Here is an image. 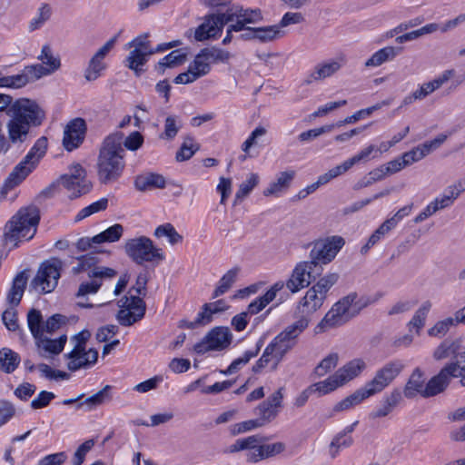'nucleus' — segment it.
Returning <instances> with one entry per match:
<instances>
[{
  "label": "nucleus",
  "mask_w": 465,
  "mask_h": 465,
  "mask_svg": "<svg viewBox=\"0 0 465 465\" xmlns=\"http://www.w3.org/2000/svg\"><path fill=\"white\" fill-rule=\"evenodd\" d=\"M262 20L259 8H243L238 4L218 8L215 13L205 15L203 22L195 29L194 38L202 42L216 38L223 32V26L230 23H242L243 29L249 24H256Z\"/></svg>",
  "instance_id": "nucleus-1"
},
{
  "label": "nucleus",
  "mask_w": 465,
  "mask_h": 465,
  "mask_svg": "<svg viewBox=\"0 0 465 465\" xmlns=\"http://www.w3.org/2000/svg\"><path fill=\"white\" fill-rule=\"evenodd\" d=\"M6 114L10 117L6 124L8 138L14 144L25 142L31 127L41 125L45 118L39 104L28 98L16 99Z\"/></svg>",
  "instance_id": "nucleus-2"
},
{
  "label": "nucleus",
  "mask_w": 465,
  "mask_h": 465,
  "mask_svg": "<svg viewBox=\"0 0 465 465\" xmlns=\"http://www.w3.org/2000/svg\"><path fill=\"white\" fill-rule=\"evenodd\" d=\"M124 136L122 132H114L107 135L101 144L96 170L98 180L102 184L115 183L124 173L125 167Z\"/></svg>",
  "instance_id": "nucleus-3"
},
{
  "label": "nucleus",
  "mask_w": 465,
  "mask_h": 465,
  "mask_svg": "<svg viewBox=\"0 0 465 465\" xmlns=\"http://www.w3.org/2000/svg\"><path fill=\"white\" fill-rule=\"evenodd\" d=\"M40 221L39 209L35 205L21 208L5 226V242H13L17 247L21 239L31 240Z\"/></svg>",
  "instance_id": "nucleus-4"
},
{
  "label": "nucleus",
  "mask_w": 465,
  "mask_h": 465,
  "mask_svg": "<svg viewBox=\"0 0 465 465\" xmlns=\"http://www.w3.org/2000/svg\"><path fill=\"white\" fill-rule=\"evenodd\" d=\"M47 149V138L45 136L36 140L34 146L25 156L8 177L5 179V183L1 189V194L6 195L9 191L19 185L32 171L36 167L39 159L45 154Z\"/></svg>",
  "instance_id": "nucleus-5"
},
{
  "label": "nucleus",
  "mask_w": 465,
  "mask_h": 465,
  "mask_svg": "<svg viewBox=\"0 0 465 465\" xmlns=\"http://www.w3.org/2000/svg\"><path fill=\"white\" fill-rule=\"evenodd\" d=\"M356 298L357 292H351L335 302L315 327V333L341 327L353 319L351 307Z\"/></svg>",
  "instance_id": "nucleus-6"
},
{
  "label": "nucleus",
  "mask_w": 465,
  "mask_h": 465,
  "mask_svg": "<svg viewBox=\"0 0 465 465\" xmlns=\"http://www.w3.org/2000/svg\"><path fill=\"white\" fill-rule=\"evenodd\" d=\"M345 240L339 235L319 239L311 243L310 263L322 271V265L330 263L344 246Z\"/></svg>",
  "instance_id": "nucleus-7"
},
{
  "label": "nucleus",
  "mask_w": 465,
  "mask_h": 465,
  "mask_svg": "<svg viewBox=\"0 0 465 465\" xmlns=\"http://www.w3.org/2000/svg\"><path fill=\"white\" fill-rule=\"evenodd\" d=\"M124 252L134 262L139 265H142L144 262H160L164 259L162 249L155 247L153 241L146 236L126 241Z\"/></svg>",
  "instance_id": "nucleus-8"
},
{
  "label": "nucleus",
  "mask_w": 465,
  "mask_h": 465,
  "mask_svg": "<svg viewBox=\"0 0 465 465\" xmlns=\"http://www.w3.org/2000/svg\"><path fill=\"white\" fill-rule=\"evenodd\" d=\"M232 338V333L228 327L216 326L211 329L203 340L193 346V351L197 354L221 351L230 347Z\"/></svg>",
  "instance_id": "nucleus-9"
},
{
  "label": "nucleus",
  "mask_w": 465,
  "mask_h": 465,
  "mask_svg": "<svg viewBox=\"0 0 465 465\" xmlns=\"http://www.w3.org/2000/svg\"><path fill=\"white\" fill-rule=\"evenodd\" d=\"M62 267L63 262L58 258L43 262L31 282L32 287L35 289L41 287V292L44 293L52 292L58 283Z\"/></svg>",
  "instance_id": "nucleus-10"
},
{
  "label": "nucleus",
  "mask_w": 465,
  "mask_h": 465,
  "mask_svg": "<svg viewBox=\"0 0 465 465\" xmlns=\"http://www.w3.org/2000/svg\"><path fill=\"white\" fill-rule=\"evenodd\" d=\"M140 296L131 292L118 302L122 309L117 312L116 319L122 326H131L144 317L146 304Z\"/></svg>",
  "instance_id": "nucleus-11"
},
{
  "label": "nucleus",
  "mask_w": 465,
  "mask_h": 465,
  "mask_svg": "<svg viewBox=\"0 0 465 465\" xmlns=\"http://www.w3.org/2000/svg\"><path fill=\"white\" fill-rule=\"evenodd\" d=\"M62 185L71 192L70 198L75 199L87 194L93 188V183L86 177L85 169L80 164L75 163L70 167L69 173L60 176Z\"/></svg>",
  "instance_id": "nucleus-12"
},
{
  "label": "nucleus",
  "mask_w": 465,
  "mask_h": 465,
  "mask_svg": "<svg viewBox=\"0 0 465 465\" xmlns=\"http://www.w3.org/2000/svg\"><path fill=\"white\" fill-rule=\"evenodd\" d=\"M320 275L321 271L312 266L310 261L300 262L295 265L290 278L287 280L286 287L292 293L298 292L300 290L308 287Z\"/></svg>",
  "instance_id": "nucleus-13"
},
{
  "label": "nucleus",
  "mask_w": 465,
  "mask_h": 465,
  "mask_svg": "<svg viewBox=\"0 0 465 465\" xmlns=\"http://www.w3.org/2000/svg\"><path fill=\"white\" fill-rule=\"evenodd\" d=\"M307 322L304 320H297L288 325L268 344L272 350L273 347L290 351L297 343L298 337L307 329Z\"/></svg>",
  "instance_id": "nucleus-14"
},
{
  "label": "nucleus",
  "mask_w": 465,
  "mask_h": 465,
  "mask_svg": "<svg viewBox=\"0 0 465 465\" xmlns=\"http://www.w3.org/2000/svg\"><path fill=\"white\" fill-rule=\"evenodd\" d=\"M232 54L223 48L217 46H210L201 49L194 57L195 69L205 70L204 75L211 71V64L228 63Z\"/></svg>",
  "instance_id": "nucleus-15"
},
{
  "label": "nucleus",
  "mask_w": 465,
  "mask_h": 465,
  "mask_svg": "<svg viewBox=\"0 0 465 465\" xmlns=\"http://www.w3.org/2000/svg\"><path fill=\"white\" fill-rule=\"evenodd\" d=\"M325 300L323 295L311 287L297 304L295 311L297 320L306 321L308 327L312 315L323 305Z\"/></svg>",
  "instance_id": "nucleus-16"
},
{
  "label": "nucleus",
  "mask_w": 465,
  "mask_h": 465,
  "mask_svg": "<svg viewBox=\"0 0 465 465\" xmlns=\"http://www.w3.org/2000/svg\"><path fill=\"white\" fill-rule=\"evenodd\" d=\"M120 33L109 39L90 59L88 65L84 71V78L88 82H93L100 77L102 72L106 68L104 62L105 56L114 47Z\"/></svg>",
  "instance_id": "nucleus-17"
},
{
  "label": "nucleus",
  "mask_w": 465,
  "mask_h": 465,
  "mask_svg": "<svg viewBox=\"0 0 465 465\" xmlns=\"http://www.w3.org/2000/svg\"><path fill=\"white\" fill-rule=\"evenodd\" d=\"M87 126L83 118H74L65 126L63 145L68 152L78 148L84 141Z\"/></svg>",
  "instance_id": "nucleus-18"
},
{
  "label": "nucleus",
  "mask_w": 465,
  "mask_h": 465,
  "mask_svg": "<svg viewBox=\"0 0 465 465\" xmlns=\"http://www.w3.org/2000/svg\"><path fill=\"white\" fill-rule=\"evenodd\" d=\"M346 63V59L341 56L335 60H329L318 64L313 71L304 80L305 84H311L313 81H321L336 74Z\"/></svg>",
  "instance_id": "nucleus-19"
},
{
  "label": "nucleus",
  "mask_w": 465,
  "mask_h": 465,
  "mask_svg": "<svg viewBox=\"0 0 465 465\" xmlns=\"http://www.w3.org/2000/svg\"><path fill=\"white\" fill-rule=\"evenodd\" d=\"M454 350L451 354V361L447 363L444 368L450 373L453 378L465 376V347L461 341H455Z\"/></svg>",
  "instance_id": "nucleus-20"
},
{
  "label": "nucleus",
  "mask_w": 465,
  "mask_h": 465,
  "mask_svg": "<svg viewBox=\"0 0 465 465\" xmlns=\"http://www.w3.org/2000/svg\"><path fill=\"white\" fill-rule=\"evenodd\" d=\"M452 376L444 367L440 372L430 378L425 384L423 398H430L443 392L450 382Z\"/></svg>",
  "instance_id": "nucleus-21"
},
{
  "label": "nucleus",
  "mask_w": 465,
  "mask_h": 465,
  "mask_svg": "<svg viewBox=\"0 0 465 465\" xmlns=\"http://www.w3.org/2000/svg\"><path fill=\"white\" fill-rule=\"evenodd\" d=\"M358 423V420L354 421L333 437L329 447V453L332 459L337 457L341 448H348L352 445L353 439L349 434L354 430Z\"/></svg>",
  "instance_id": "nucleus-22"
},
{
  "label": "nucleus",
  "mask_w": 465,
  "mask_h": 465,
  "mask_svg": "<svg viewBox=\"0 0 465 465\" xmlns=\"http://www.w3.org/2000/svg\"><path fill=\"white\" fill-rule=\"evenodd\" d=\"M284 287V282L279 281L275 282L262 296L256 298L253 302H252L247 308L246 312L248 314H257L262 310H263L271 302H272L278 292L282 290Z\"/></svg>",
  "instance_id": "nucleus-23"
},
{
  "label": "nucleus",
  "mask_w": 465,
  "mask_h": 465,
  "mask_svg": "<svg viewBox=\"0 0 465 465\" xmlns=\"http://www.w3.org/2000/svg\"><path fill=\"white\" fill-rule=\"evenodd\" d=\"M425 387L424 373L420 368H416L411 374L407 383L405 384L403 393L408 399H412L418 394L423 397Z\"/></svg>",
  "instance_id": "nucleus-24"
},
{
  "label": "nucleus",
  "mask_w": 465,
  "mask_h": 465,
  "mask_svg": "<svg viewBox=\"0 0 465 465\" xmlns=\"http://www.w3.org/2000/svg\"><path fill=\"white\" fill-rule=\"evenodd\" d=\"M295 177V171L289 170L282 172L277 175V178L272 182L268 188L263 191L264 196L278 195L279 193L288 190L291 186L292 180Z\"/></svg>",
  "instance_id": "nucleus-25"
},
{
  "label": "nucleus",
  "mask_w": 465,
  "mask_h": 465,
  "mask_svg": "<svg viewBox=\"0 0 465 465\" xmlns=\"http://www.w3.org/2000/svg\"><path fill=\"white\" fill-rule=\"evenodd\" d=\"M165 178L162 174L155 173L138 175L134 180L135 188L141 192L153 188L163 189L165 187Z\"/></svg>",
  "instance_id": "nucleus-26"
},
{
  "label": "nucleus",
  "mask_w": 465,
  "mask_h": 465,
  "mask_svg": "<svg viewBox=\"0 0 465 465\" xmlns=\"http://www.w3.org/2000/svg\"><path fill=\"white\" fill-rule=\"evenodd\" d=\"M187 58L186 53L181 49L172 51L170 54L162 58L154 66L155 71L163 74L166 68H173L183 64Z\"/></svg>",
  "instance_id": "nucleus-27"
},
{
  "label": "nucleus",
  "mask_w": 465,
  "mask_h": 465,
  "mask_svg": "<svg viewBox=\"0 0 465 465\" xmlns=\"http://www.w3.org/2000/svg\"><path fill=\"white\" fill-rule=\"evenodd\" d=\"M366 367L365 362L361 359H354L340 368L336 374L340 379L341 384L357 377Z\"/></svg>",
  "instance_id": "nucleus-28"
},
{
  "label": "nucleus",
  "mask_w": 465,
  "mask_h": 465,
  "mask_svg": "<svg viewBox=\"0 0 465 465\" xmlns=\"http://www.w3.org/2000/svg\"><path fill=\"white\" fill-rule=\"evenodd\" d=\"M371 396V393L364 386L362 388L358 389L352 394L347 396L345 399L336 403L332 411L333 412H341L343 411H347L352 408L353 406L360 404L362 401L368 399Z\"/></svg>",
  "instance_id": "nucleus-29"
},
{
  "label": "nucleus",
  "mask_w": 465,
  "mask_h": 465,
  "mask_svg": "<svg viewBox=\"0 0 465 465\" xmlns=\"http://www.w3.org/2000/svg\"><path fill=\"white\" fill-rule=\"evenodd\" d=\"M371 396V393L364 386L362 388L358 389L352 394L347 396L345 399L336 403L332 411L333 412H341L343 411H347L352 408L353 406L360 404L362 401L368 399Z\"/></svg>",
  "instance_id": "nucleus-30"
},
{
  "label": "nucleus",
  "mask_w": 465,
  "mask_h": 465,
  "mask_svg": "<svg viewBox=\"0 0 465 465\" xmlns=\"http://www.w3.org/2000/svg\"><path fill=\"white\" fill-rule=\"evenodd\" d=\"M26 282L27 277L25 272H20L14 278L12 287L7 294V301L10 304L17 306L20 303Z\"/></svg>",
  "instance_id": "nucleus-31"
},
{
  "label": "nucleus",
  "mask_w": 465,
  "mask_h": 465,
  "mask_svg": "<svg viewBox=\"0 0 465 465\" xmlns=\"http://www.w3.org/2000/svg\"><path fill=\"white\" fill-rule=\"evenodd\" d=\"M402 47L386 46L375 52L371 58L365 62V66H380L383 63L392 60L401 51Z\"/></svg>",
  "instance_id": "nucleus-32"
},
{
  "label": "nucleus",
  "mask_w": 465,
  "mask_h": 465,
  "mask_svg": "<svg viewBox=\"0 0 465 465\" xmlns=\"http://www.w3.org/2000/svg\"><path fill=\"white\" fill-rule=\"evenodd\" d=\"M20 355L9 348L0 350V370L5 373H12L20 363Z\"/></svg>",
  "instance_id": "nucleus-33"
},
{
  "label": "nucleus",
  "mask_w": 465,
  "mask_h": 465,
  "mask_svg": "<svg viewBox=\"0 0 465 465\" xmlns=\"http://www.w3.org/2000/svg\"><path fill=\"white\" fill-rule=\"evenodd\" d=\"M66 341V335H62L58 339L53 340L43 334L40 339L35 340V343L39 349H43L45 351L51 354L57 355L64 350Z\"/></svg>",
  "instance_id": "nucleus-34"
},
{
  "label": "nucleus",
  "mask_w": 465,
  "mask_h": 465,
  "mask_svg": "<svg viewBox=\"0 0 465 465\" xmlns=\"http://www.w3.org/2000/svg\"><path fill=\"white\" fill-rule=\"evenodd\" d=\"M151 54L143 53L140 48L132 50L126 57L124 64L129 69L134 71V74L139 76L143 73V66L148 61Z\"/></svg>",
  "instance_id": "nucleus-35"
},
{
  "label": "nucleus",
  "mask_w": 465,
  "mask_h": 465,
  "mask_svg": "<svg viewBox=\"0 0 465 465\" xmlns=\"http://www.w3.org/2000/svg\"><path fill=\"white\" fill-rule=\"evenodd\" d=\"M45 322L39 310L33 308L27 312V325L35 340L43 336Z\"/></svg>",
  "instance_id": "nucleus-36"
},
{
  "label": "nucleus",
  "mask_w": 465,
  "mask_h": 465,
  "mask_svg": "<svg viewBox=\"0 0 465 465\" xmlns=\"http://www.w3.org/2000/svg\"><path fill=\"white\" fill-rule=\"evenodd\" d=\"M239 272V267H233L232 269L229 270L225 274H223V277L220 279L217 287L213 291L212 298H217L227 292L231 289L232 284L235 282Z\"/></svg>",
  "instance_id": "nucleus-37"
},
{
  "label": "nucleus",
  "mask_w": 465,
  "mask_h": 465,
  "mask_svg": "<svg viewBox=\"0 0 465 465\" xmlns=\"http://www.w3.org/2000/svg\"><path fill=\"white\" fill-rule=\"evenodd\" d=\"M111 390L112 387L110 385H105L102 390L94 395L86 398L84 401L79 402L76 408L80 409L83 405H86L89 411L95 409L97 406L102 405L106 401L111 400Z\"/></svg>",
  "instance_id": "nucleus-38"
},
{
  "label": "nucleus",
  "mask_w": 465,
  "mask_h": 465,
  "mask_svg": "<svg viewBox=\"0 0 465 465\" xmlns=\"http://www.w3.org/2000/svg\"><path fill=\"white\" fill-rule=\"evenodd\" d=\"M124 232V227L120 223H115L113 226H110L104 232L94 236V241L95 244H100L104 242H114L120 240Z\"/></svg>",
  "instance_id": "nucleus-39"
},
{
  "label": "nucleus",
  "mask_w": 465,
  "mask_h": 465,
  "mask_svg": "<svg viewBox=\"0 0 465 465\" xmlns=\"http://www.w3.org/2000/svg\"><path fill=\"white\" fill-rule=\"evenodd\" d=\"M340 386H342V384L340 382V379L336 372L331 375L325 381H319L311 385L313 392H318L319 395H325L331 391H333Z\"/></svg>",
  "instance_id": "nucleus-40"
},
{
  "label": "nucleus",
  "mask_w": 465,
  "mask_h": 465,
  "mask_svg": "<svg viewBox=\"0 0 465 465\" xmlns=\"http://www.w3.org/2000/svg\"><path fill=\"white\" fill-rule=\"evenodd\" d=\"M340 279V275L337 272H330L323 277L320 278L312 288L315 289L320 294L323 295L326 299L328 292L331 288L337 283Z\"/></svg>",
  "instance_id": "nucleus-41"
},
{
  "label": "nucleus",
  "mask_w": 465,
  "mask_h": 465,
  "mask_svg": "<svg viewBox=\"0 0 465 465\" xmlns=\"http://www.w3.org/2000/svg\"><path fill=\"white\" fill-rule=\"evenodd\" d=\"M264 438L259 435H252L247 438L238 439L233 444H232L228 452L233 453L238 452L243 450H252L255 449L256 444L264 441Z\"/></svg>",
  "instance_id": "nucleus-42"
},
{
  "label": "nucleus",
  "mask_w": 465,
  "mask_h": 465,
  "mask_svg": "<svg viewBox=\"0 0 465 465\" xmlns=\"http://www.w3.org/2000/svg\"><path fill=\"white\" fill-rule=\"evenodd\" d=\"M98 359V351L96 349L91 348L86 351V357L84 358V361L79 362L76 361V358L71 359L67 363V368L71 371H76L80 369H86L90 366L94 365Z\"/></svg>",
  "instance_id": "nucleus-43"
},
{
  "label": "nucleus",
  "mask_w": 465,
  "mask_h": 465,
  "mask_svg": "<svg viewBox=\"0 0 465 465\" xmlns=\"http://www.w3.org/2000/svg\"><path fill=\"white\" fill-rule=\"evenodd\" d=\"M404 369V363L401 360L396 359L386 362L381 368H380V371L382 376L391 383L402 371Z\"/></svg>",
  "instance_id": "nucleus-44"
},
{
  "label": "nucleus",
  "mask_w": 465,
  "mask_h": 465,
  "mask_svg": "<svg viewBox=\"0 0 465 465\" xmlns=\"http://www.w3.org/2000/svg\"><path fill=\"white\" fill-rule=\"evenodd\" d=\"M431 308V303L429 301L424 302L421 306L416 311L412 319L409 322L410 330L411 328L416 329V332L420 333V331L423 328L425 324V320L427 318L428 312Z\"/></svg>",
  "instance_id": "nucleus-45"
},
{
  "label": "nucleus",
  "mask_w": 465,
  "mask_h": 465,
  "mask_svg": "<svg viewBox=\"0 0 465 465\" xmlns=\"http://www.w3.org/2000/svg\"><path fill=\"white\" fill-rule=\"evenodd\" d=\"M154 236L157 238L166 236L172 245L183 241V236L179 234L173 224L169 223L158 226L154 231Z\"/></svg>",
  "instance_id": "nucleus-46"
},
{
  "label": "nucleus",
  "mask_w": 465,
  "mask_h": 465,
  "mask_svg": "<svg viewBox=\"0 0 465 465\" xmlns=\"http://www.w3.org/2000/svg\"><path fill=\"white\" fill-rule=\"evenodd\" d=\"M97 253L98 252H91L78 257V264L72 270L74 274H79L95 266V264L100 262L99 258L97 257Z\"/></svg>",
  "instance_id": "nucleus-47"
},
{
  "label": "nucleus",
  "mask_w": 465,
  "mask_h": 465,
  "mask_svg": "<svg viewBox=\"0 0 465 465\" xmlns=\"http://www.w3.org/2000/svg\"><path fill=\"white\" fill-rule=\"evenodd\" d=\"M89 337L90 332L88 331H83L76 333L74 336V340L76 341V344L70 352L64 354V358L68 359L69 361L73 358H79L80 355L83 354L84 351H86L85 344Z\"/></svg>",
  "instance_id": "nucleus-48"
},
{
  "label": "nucleus",
  "mask_w": 465,
  "mask_h": 465,
  "mask_svg": "<svg viewBox=\"0 0 465 465\" xmlns=\"http://www.w3.org/2000/svg\"><path fill=\"white\" fill-rule=\"evenodd\" d=\"M205 70L200 71L195 69L194 61L189 65L187 72L179 74L174 79L173 83L176 84H187L196 81L198 78L204 76Z\"/></svg>",
  "instance_id": "nucleus-49"
},
{
  "label": "nucleus",
  "mask_w": 465,
  "mask_h": 465,
  "mask_svg": "<svg viewBox=\"0 0 465 465\" xmlns=\"http://www.w3.org/2000/svg\"><path fill=\"white\" fill-rule=\"evenodd\" d=\"M108 206V199L102 198L97 202L91 203L90 205L83 208L75 216V221L79 222L85 219L92 214L106 210Z\"/></svg>",
  "instance_id": "nucleus-50"
},
{
  "label": "nucleus",
  "mask_w": 465,
  "mask_h": 465,
  "mask_svg": "<svg viewBox=\"0 0 465 465\" xmlns=\"http://www.w3.org/2000/svg\"><path fill=\"white\" fill-rule=\"evenodd\" d=\"M282 35V33L279 29V26L270 25L263 27H256V38L262 43L271 42Z\"/></svg>",
  "instance_id": "nucleus-51"
},
{
  "label": "nucleus",
  "mask_w": 465,
  "mask_h": 465,
  "mask_svg": "<svg viewBox=\"0 0 465 465\" xmlns=\"http://www.w3.org/2000/svg\"><path fill=\"white\" fill-rule=\"evenodd\" d=\"M391 383L384 376H382L380 370H377L374 377L365 384L366 389L369 391L371 396L382 391Z\"/></svg>",
  "instance_id": "nucleus-52"
},
{
  "label": "nucleus",
  "mask_w": 465,
  "mask_h": 465,
  "mask_svg": "<svg viewBox=\"0 0 465 465\" xmlns=\"http://www.w3.org/2000/svg\"><path fill=\"white\" fill-rule=\"evenodd\" d=\"M182 127V123L177 116L169 115L164 122V132L162 138L173 140Z\"/></svg>",
  "instance_id": "nucleus-53"
},
{
  "label": "nucleus",
  "mask_w": 465,
  "mask_h": 465,
  "mask_svg": "<svg viewBox=\"0 0 465 465\" xmlns=\"http://www.w3.org/2000/svg\"><path fill=\"white\" fill-rule=\"evenodd\" d=\"M254 413L259 416L256 420L262 422V426L269 423L277 416V411L270 407V403L262 401L255 409Z\"/></svg>",
  "instance_id": "nucleus-54"
},
{
  "label": "nucleus",
  "mask_w": 465,
  "mask_h": 465,
  "mask_svg": "<svg viewBox=\"0 0 465 465\" xmlns=\"http://www.w3.org/2000/svg\"><path fill=\"white\" fill-rule=\"evenodd\" d=\"M338 363V354L331 353L325 357L322 361L315 367L314 373L318 377H322L332 369L336 367Z\"/></svg>",
  "instance_id": "nucleus-55"
},
{
  "label": "nucleus",
  "mask_w": 465,
  "mask_h": 465,
  "mask_svg": "<svg viewBox=\"0 0 465 465\" xmlns=\"http://www.w3.org/2000/svg\"><path fill=\"white\" fill-rule=\"evenodd\" d=\"M456 323L455 318H446L442 321L437 322L431 328L428 330V334L430 337H442L450 330V328Z\"/></svg>",
  "instance_id": "nucleus-56"
},
{
  "label": "nucleus",
  "mask_w": 465,
  "mask_h": 465,
  "mask_svg": "<svg viewBox=\"0 0 465 465\" xmlns=\"http://www.w3.org/2000/svg\"><path fill=\"white\" fill-rule=\"evenodd\" d=\"M382 179H384V176L382 174V170H381L380 167H377V168L371 170V172H369V173L366 176H364L363 178L359 180L354 184L353 189L361 190L362 188H365V187H368V186L373 184L376 182L381 181Z\"/></svg>",
  "instance_id": "nucleus-57"
},
{
  "label": "nucleus",
  "mask_w": 465,
  "mask_h": 465,
  "mask_svg": "<svg viewBox=\"0 0 465 465\" xmlns=\"http://www.w3.org/2000/svg\"><path fill=\"white\" fill-rule=\"evenodd\" d=\"M428 154V149L426 148V146H424V144H421L409 152L404 153L401 155L402 163L405 164V166L410 165L415 162L421 160Z\"/></svg>",
  "instance_id": "nucleus-58"
},
{
  "label": "nucleus",
  "mask_w": 465,
  "mask_h": 465,
  "mask_svg": "<svg viewBox=\"0 0 465 465\" xmlns=\"http://www.w3.org/2000/svg\"><path fill=\"white\" fill-rule=\"evenodd\" d=\"M51 16V7L48 4H43L38 10V16L33 18L29 24V30L39 29Z\"/></svg>",
  "instance_id": "nucleus-59"
},
{
  "label": "nucleus",
  "mask_w": 465,
  "mask_h": 465,
  "mask_svg": "<svg viewBox=\"0 0 465 465\" xmlns=\"http://www.w3.org/2000/svg\"><path fill=\"white\" fill-rule=\"evenodd\" d=\"M67 317L55 313L50 316L45 322L44 332L53 333L67 323Z\"/></svg>",
  "instance_id": "nucleus-60"
},
{
  "label": "nucleus",
  "mask_w": 465,
  "mask_h": 465,
  "mask_svg": "<svg viewBox=\"0 0 465 465\" xmlns=\"http://www.w3.org/2000/svg\"><path fill=\"white\" fill-rule=\"evenodd\" d=\"M193 139L191 137H188L185 139V141L183 143L180 150L176 153L175 158L178 162H183L186 160H189L194 153L199 149V146L197 145L195 148L193 143Z\"/></svg>",
  "instance_id": "nucleus-61"
},
{
  "label": "nucleus",
  "mask_w": 465,
  "mask_h": 465,
  "mask_svg": "<svg viewBox=\"0 0 465 465\" xmlns=\"http://www.w3.org/2000/svg\"><path fill=\"white\" fill-rule=\"evenodd\" d=\"M260 427H262V422H260L256 419L248 420L233 424L231 428V434L236 436Z\"/></svg>",
  "instance_id": "nucleus-62"
},
{
  "label": "nucleus",
  "mask_w": 465,
  "mask_h": 465,
  "mask_svg": "<svg viewBox=\"0 0 465 465\" xmlns=\"http://www.w3.org/2000/svg\"><path fill=\"white\" fill-rule=\"evenodd\" d=\"M94 444L95 442L93 439L87 440L83 444H81L74 454L72 460L73 465H82L84 461L85 455L93 449Z\"/></svg>",
  "instance_id": "nucleus-63"
},
{
  "label": "nucleus",
  "mask_w": 465,
  "mask_h": 465,
  "mask_svg": "<svg viewBox=\"0 0 465 465\" xmlns=\"http://www.w3.org/2000/svg\"><path fill=\"white\" fill-rule=\"evenodd\" d=\"M25 72L27 74L29 82L31 80H37L42 76L48 75L54 73L51 69L40 64L25 66Z\"/></svg>",
  "instance_id": "nucleus-64"
}]
</instances>
